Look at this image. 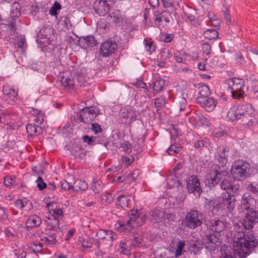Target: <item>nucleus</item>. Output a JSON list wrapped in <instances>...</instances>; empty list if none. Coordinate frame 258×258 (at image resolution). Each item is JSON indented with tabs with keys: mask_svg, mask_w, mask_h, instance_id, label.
Listing matches in <instances>:
<instances>
[{
	"mask_svg": "<svg viewBox=\"0 0 258 258\" xmlns=\"http://www.w3.org/2000/svg\"><path fill=\"white\" fill-rule=\"evenodd\" d=\"M238 224L235 225L237 233L234 236L233 241V251L237 252L240 257H245L250 249L256 246V239L252 234L248 232L245 234L239 230Z\"/></svg>",
	"mask_w": 258,
	"mask_h": 258,
	"instance_id": "f257e3e1",
	"label": "nucleus"
},
{
	"mask_svg": "<svg viewBox=\"0 0 258 258\" xmlns=\"http://www.w3.org/2000/svg\"><path fill=\"white\" fill-rule=\"evenodd\" d=\"M146 217L137 210H132L128 213V219L125 221H118L114 225L116 230L120 232H129L136 227L142 225Z\"/></svg>",
	"mask_w": 258,
	"mask_h": 258,
	"instance_id": "f03ea898",
	"label": "nucleus"
},
{
	"mask_svg": "<svg viewBox=\"0 0 258 258\" xmlns=\"http://www.w3.org/2000/svg\"><path fill=\"white\" fill-rule=\"evenodd\" d=\"M250 164L243 160L236 161L231 168V174L233 178L238 180H243L249 176Z\"/></svg>",
	"mask_w": 258,
	"mask_h": 258,
	"instance_id": "7ed1b4c3",
	"label": "nucleus"
},
{
	"mask_svg": "<svg viewBox=\"0 0 258 258\" xmlns=\"http://www.w3.org/2000/svg\"><path fill=\"white\" fill-rule=\"evenodd\" d=\"M202 214L197 210H190L187 212L184 219V225L191 229H194L202 223Z\"/></svg>",
	"mask_w": 258,
	"mask_h": 258,
	"instance_id": "20e7f679",
	"label": "nucleus"
},
{
	"mask_svg": "<svg viewBox=\"0 0 258 258\" xmlns=\"http://www.w3.org/2000/svg\"><path fill=\"white\" fill-rule=\"evenodd\" d=\"M53 33V29L49 26L44 27L40 29L37 36V42L43 47L50 44L51 38Z\"/></svg>",
	"mask_w": 258,
	"mask_h": 258,
	"instance_id": "39448f33",
	"label": "nucleus"
},
{
	"mask_svg": "<svg viewBox=\"0 0 258 258\" xmlns=\"http://www.w3.org/2000/svg\"><path fill=\"white\" fill-rule=\"evenodd\" d=\"M113 3L112 0H97L94 4L93 9L98 15L104 16L109 13Z\"/></svg>",
	"mask_w": 258,
	"mask_h": 258,
	"instance_id": "423d86ee",
	"label": "nucleus"
},
{
	"mask_svg": "<svg viewBox=\"0 0 258 258\" xmlns=\"http://www.w3.org/2000/svg\"><path fill=\"white\" fill-rule=\"evenodd\" d=\"M219 168L217 166H213L210 168L206 178V184L209 187L211 188L217 185L222 179V173L219 171Z\"/></svg>",
	"mask_w": 258,
	"mask_h": 258,
	"instance_id": "0eeeda50",
	"label": "nucleus"
},
{
	"mask_svg": "<svg viewBox=\"0 0 258 258\" xmlns=\"http://www.w3.org/2000/svg\"><path fill=\"white\" fill-rule=\"evenodd\" d=\"M117 46V44L115 41L108 39L101 44L100 54L103 57H108L115 52Z\"/></svg>",
	"mask_w": 258,
	"mask_h": 258,
	"instance_id": "6e6552de",
	"label": "nucleus"
},
{
	"mask_svg": "<svg viewBox=\"0 0 258 258\" xmlns=\"http://www.w3.org/2000/svg\"><path fill=\"white\" fill-rule=\"evenodd\" d=\"M98 112L92 107L83 108L80 112V121L85 123H90L96 117Z\"/></svg>",
	"mask_w": 258,
	"mask_h": 258,
	"instance_id": "1a4fd4ad",
	"label": "nucleus"
},
{
	"mask_svg": "<svg viewBox=\"0 0 258 258\" xmlns=\"http://www.w3.org/2000/svg\"><path fill=\"white\" fill-rule=\"evenodd\" d=\"M120 116V122L127 126L130 125L136 119L135 111L130 107L122 108Z\"/></svg>",
	"mask_w": 258,
	"mask_h": 258,
	"instance_id": "9d476101",
	"label": "nucleus"
},
{
	"mask_svg": "<svg viewBox=\"0 0 258 258\" xmlns=\"http://www.w3.org/2000/svg\"><path fill=\"white\" fill-rule=\"evenodd\" d=\"M186 188L189 192L194 193L197 196H200L202 191L199 179L195 175L189 177L186 180Z\"/></svg>",
	"mask_w": 258,
	"mask_h": 258,
	"instance_id": "9b49d317",
	"label": "nucleus"
},
{
	"mask_svg": "<svg viewBox=\"0 0 258 258\" xmlns=\"http://www.w3.org/2000/svg\"><path fill=\"white\" fill-rule=\"evenodd\" d=\"M257 222L258 214L254 211L250 210L247 212L241 224L245 229L249 230L252 228V224Z\"/></svg>",
	"mask_w": 258,
	"mask_h": 258,
	"instance_id": "f8f14e48",
	"label": "nucleus"
},
{
	"mask_svg": "<svg viewBox=\"0 0 258 258\" xmlns=\"http://www.w3.org/2000/svg\"><path fill=\"white\" fill-rule=\"evenodd\" d=\"M222 204L228 212L231 213L235 207V198L233 194L225 192L222 194Z\"/></svg>",
	"mask_w": 258,
	"mask_h": 258,
	"instance_id": "ddd939ff",
	"label": "nucleus"
},
{
	"mask_svg": "<svg viewBox=\"0 0 258 258\" xmlns=\"http://www.w3.org/2000/svg\"><path fill=\"white\" fill-rule=\"evenodd\" d=\"M196 102L209 112L213 110L216 107L214 100L211 97H209V96L198 97L196 99Z\"/></svg>",
	"mask_w": 258,
	"mask_h": 258,
	"instance_id": "4468645a",
	"label": "nucleus"
},
{
	"mask_svg": "<svg viewBox=\"0 0 258 258\" xmlns=\"http://www.w3.org/2000/svg\"><path fill=\"white\" fill-rule=\"evenodd\" d=\"M255 200L250 196H247L246 194L243 196L241 203L238 206V209L239 212H242L244 210H251L255 204Z\"/></svg>",
	"mask_w": 258,
	"mask_h": 258,
	"instance_id": "2eb2a0df",
	"label": "nucleus"
},
{
	"mask_svg": "<svg viewBox=\"0 0 258 258\" xmlns=\"http://www.w3.org/2000/svg\"><path fill=\"white\" fill-rule=\"evenodd\" d=\"M154 16L155 23L158 27L161 26V23L163 21L166 23H169L170 19L171 18L170 13L166 10H163L162 12L156 11L154 12Z\"/></svg>",
	"mask_w": 258,
	"mask_h": 258,
	"instance_id": "dca6fc26",
	"label": "nucleus"
},
{
	"mask_svg": "<svg viewBox=\"0 0 258 258\" xmlns=\"http://www.w3.org/2000/svg\"><path fill=\"white\" fill-rule=\"evenodd\" d=\"M97 44V41L92 35L81 37L78 40L79 45L85 49L94 47Z\"/></svg>",
	"mask_w": 258,
	"mask_h": 258,
	"instance_id": "f3484780",
	"label": "nucleus"
},
{
	"mask_svg": "<svg viewBox=\"0 0 258 258\" xmlns=\"http://www.w3.org/2000/svg\"><path fill=\"white\" fill-rule=\"evenodd\" d=\"M227 223L224 220L218 219L217 220H212L210 222V229L215 232H222L226 228Z\"/></svg>",
	"mask_w": 258,
	"mask_h": 258,
	"instance_id": "a211bd4d",
	"label": "nucleus"
},
{
	"mask_svg": "<svg viewBox=\"0 0 258 258\" xmlns=\"http://www.w3.org/2000/svg\"><path fill=\"white\" fill-rule=\"evenodd\" d=\"M204 240L205 243H211L217 246L220 245L221 243V235L218 232L213 231V233L206 234Z\"/></svg>",
	"mask_w": 258,
	"mask_h": 258,
	"instance_id": "6ab92c4d",
	"label": "nucleus"
},
{
	"mask_svg": "<svg viewBox=\"0 0 258 258\" xmlns=\"http://www.w3.org/2000/svg\"><path fill=\"white\" fill-rule=\"evenodd\" d=\"M56 229H52L51 228H46L45 229V235L41 236V240L44 241L45 242H47L49 243H54L56 241Z\"/></svg>",
	"mask_w": 258,
	"mask_h": 258,
	"instance_id": "aec40b11",
	"label": "nucleus"
},
{
	"mask_svg": "<svg viewBox=\"0 0 258 258\" xmlns=\"http://www.w3.org/2000/svg\"><path fill=\"white\" fill-rule=\"evenodd\" d=\"M232 85H229L231 89V93L233 98L237 99L240 98L244 93V91L242 90V87L243 86V83L240 84V82L235 83L232 82Z\"/></svg>",
	"mask_w": 258,
	"mask_h": 258,
	"instance_id": "412c9836",
	"label": "nucleus"
},
{
	"mask_svg": "<svg viewBox=\"0 0 258 258\" xmlns=\"http://www.w3.org/2000/svg\"><path fill=\"white\" fill-rule=\"evenodd\" d=\"M150 219L154 223L163 222L166 219L165 213L162 210L155 209L151 213Z\"/></svg>",
	"mask_w": 258,
	"mask_h": 258,
	"instance_id": "4be33fe9",
	"label": "nucleus"
},
{
	"mask_svg": "<svg viewBox=\"0 0 258 258\" xmlns=\"http://www.w3.org/2000/svg\"><path fill=\"white\" fill-rule=\"evenodd\" d=\"M83 140L85 143H87L88 145H93L95 143L103 144L105 146L107 143L105 141L104 137H90L87 135H85L83 137Z\"/></svg>",
	"mask_w": 258,
	"mask_h": 258,
	"instance_id": "5701e85b",
	"label": "nucleus"
},
{
	"mask_svg": "<svg viewBox=\"0 0 258 258\" xmlns=\"http://www.w3.org/2000/svg\"><path fill=\"white\" fill-rule=\"evenodd\" d=\"M97 235L100 239L105 240L108 243L113 240L114 234L111 230L101 229L97 232Z\"/></svg>",
	"mask_w": 258,
	"mask_h": 258,
	"instance_id": "b1692460",
	"label": "nucleus"
},
{
	"mask_svg": "<svg viewBox=\"0 0 258 258\" xmlns=\"http://www.w3.org/2000/svg\"><path fill=\"white\" fill-rule=\"evenodd\" d=\"M195 87L199 94V97H208L210 94V90L209 86L203 83H199L195 85Z\"/></svg>",
	"mask_w": 258,
	"mask_h": 258,
	"instance_id": "393cba45",
	"label": "nucleus"
},
{
	"mask_svg": "<svg viewBox=\"0 0 258 258\" xmlns=\"http://www.w3.org/2000/svg\"><path fill=\"white\" fill-rule=\"evenodd\" d=\"M14 40L15 47L20 48L22 53L25 52L27 47L25 37L22 35L19 34L16 36Z\"/></svg>",
	"mask_w": 258,
	"mask_h": 258,
	"instance_id": "a878e982",
	"label": "nucleus"
},
{
	"mask_svg": "<svg viewBox=\"0 0 258 258\" xmlns=\"http://www.w3.org/2000/svg\"><path fill=\"white\" fill-rule=\"evenodd\" d=\"M240 119H242V122L243 124L248 127L252 126L255 119L254 109L252 110L251 113L248 112L247 114L242 116Z\"/></svg>",
	"mask_w": 258,
	"mask_h": 258,
	"instance_id": "bb28decb",
	"label": "nucleus"
},
{
	"mask_svg": "<svg viewBox=\"0 0 258 258\" xmlns=\"http://www.w3.org/2000/svg\"><path fill=\"white\" fill-rule=\"evenodd\" d=\"M3 92L7 99H9L13 101L18 95L17 91L9 86H4L3 88Z\"/></svg>",
	"mask_w": 258,
	"mask_h": 258,
	"instance_id": "cd10ccee",
	"label": "nucleus"
},
{
	"mask_svg": "<svg viewBox=\"0 0 258 258\" xmlns=\"http://www.w3.org/2000/svg\"><path fill=\"white\" fill-rule=\"evenodd\" d=\"M254 108L251 104L246 103L242 105H239L237 107V113L239 115L240 119L241 116L247 114L248 112L251 113Z\"/></svg>",
	"mask_w": 258,
	"mask_h": 258,
	"instance_id": "c85d7f7f",
	"label": "nucleus"
},
{
	"mask_svg": "<svg viewBox=\"0 0 258 258\" xmlns=\"http://www.w3.org/2000/svg\"><path fill=\"white\" fill-rule=\"evenodd\" d=\"M228 148L227 147H220L218 148L217 159L223 164H226L227 162Z\"/></svg>",
	"mask_w": 258,
	"mask_h": 258,
	"instance_id": "c756f323",
	"label": "nucleus"
},
{
	"mask_svg": "<svg viewBox=\"0 0 258 258\" xmlns=\"http://www.w3.org/2000/svg\"><path fill=\"white\" fill-rule=\"evenodd\" d=\"M178 175L170 173L167 177V185L169 187H177L180 184Z\"/></svg>",
	"mask_w": 258,
	"mask_h": 258,
	"instance_id": "7c9ffc66",
	"label": "nucleus"
},
{
	"mask_svg": "<svg viewBox=\"0 0 258 258\" xmlns=\"http://www.w3.org/2000/svg\"><path fill=\"white\" fill-rule=\"evenodd\" d=\"M41 223V218L37 215L31 216L26 222L27 226L29 227H37Z\"/></svg>",
	"mask_w": 258,
	"mask_h": 258,
	"instance_id": "2f4dec72",
	"label": "nucleus"
},
{
	"mask_svg": "<svg viewBox=\"0 0 258 258\" xmlns=\"http://www.w3.org/2000/svg\"><path fill=\"white\" fill-rule=\"evenodd\" d=\"M221 187L224 190H227V191L228 192H229V191H231L232 194L234 193L237 190L236 187L227 179L222 180L221 183Z\"/></svg>",
	"mask_w": 258,
	"mask_h": 258,
	"instance_id": "473e14b6",
	"label": "nucleus"
},
{
	"mask_svg": "<svg viewBox=\"0 0 258 258\" xmlns=\"http://www.w3.org/2000/svg\"><path fill=\"white\" fill-rule=\"evenodd\" d=\"M46 222L47 224V228L57 230V227L59 224V220L53 215L47 217Z\"/></svg>",
	"mask_w": 258,
	"mask_h": 258,
	"instance_id": "72a5a7b5",
	"label": "nucleus"
},
{
	"mask_svg": "<svg viewBox=\"0 0 258 258\" xmlns=\"http://www.w3.org/2000/svg\"><path fill=\"white\" fill-rule=\"evenodd\" d=\"M88 188V184L84 180H76L73 185V189L76 191H84Z\"/></svg>",
	"mask_w": 258,
	"mask_h": 258,
	"instance_id": "f704fd0d",
	"label": "nucleus"
},
{
	"mask_svg": "<svg viewBox=\"0 0 258 258\" xmlns=\"http://www.w3.org/2000/svg\"><path fill=\"white\" fill-rule=\"evenodd\" d=\"M233 252L237 253L231 247H222L221 249V258H233Z\"/></svg>",
	"mask_w": 258,
	"mask_h": 258,
	"instance_id": "c9c22d12",
	"label": "nucleus"
},
{
	"mask_svg": "<svg viewBox=\"0 0 258 258\" xmlns=\"http://www.w3.org/2000/svg\"><path fill=\"white\" fill-rule=\"evenodd\" d=\"M130 199L128 197L121 195L117 198L116 205L122 209H126L129 205Z\"/></svg>",
	"mask_w": 258,
	"mask_h": 258,
	"instance_id": "e433bc0d",
	"label": "nucleus"
},
{
	"mask_svg": "<svg viewBox=\"0 0 258 258\" xmlns=\"http://www.w3.org/2000/svg\"><path fill=\"white\" fill-rule=\"evenodd\" d=\"M204 37L208 40L216 39L218 38L219 33L217 31L213 29H207L203 33Z\"/></svg>",
	"mask_w": 258,
	"mask_h": 258,
	"instance_id": "4c0bfd02",
	"label": "nucleus"
},
{
	"mask_svg": "<svg viewBox=\"0 0 258 258\" xmlns=\"http://www.w3.org/2000/svg\"><path fill=\"white\" fill-rule=\"evenodd\" d=\"M173 34H169L166 32L161 33L158 37V40L159 41L166 43L171 42L173 40Z\"/></svg>",
	"mask_w": 258,
	"mask_h": 258,
	"instance_id": "58836bf2",
	"label": "nucleus"
},
{
	"mask_svg": "<svg viewBox=\"0 0 258 258\" xmlns=\"http://www.w3.org/2000/svg\"><path fill=\"white\" fill-rule=\"evenodd\" d=\"M26 131L29 135L33 136L40 133L41 128L38 125L28 124L26 126Z\"/></svg>",
	"mask_w": 258,
	"mask_h": 258,
	"instance_id": "ea45409f",
	"label": "nucleus"
},
{
	"mask_svg": "<svg viewBox=\"0 0 258 258\" xmlns=\"http://www.w3.org/2000/svg\"><path fill=\"white\" fill-rule=\"evenodd\" d=\"M144 43L147 50L150 52L155 51L156 49V44L151 39H145Z\"/></svg>",
	"mask_w": 258,
	"mask_h": 258,
	"instance_id": "a19ab883",
	"label": "nucleus"
},
{
	"mask_svg": "<svg viewBox=\"0 0 258 258\" xmlns=\"http://www.w3.org/2000/svg\"><path fill=\"white\" fill-rule=\"evenodd\" d=\"M110 17L111 21L115 24L120 23V21L122 20L121 14L119 10L113 11Z\"/></svg>",
	"mask_w": 258,
	"mask_h": 258,
	"instance_id": "79ce46f5",
	"label": "nucleus"
},
{
	"mask_svg": "<svg viewBox=\"0 0 258 258\" xmlns=\"http://www.w3.org/2000/svg\"><path fill=\"white\" fill-rule=\"evenodd\" d=\"M62 88L69 92H72L75 88L73 82H58Z\"/></svg>",
	"mask_w": 258,
	"mask_h": 258,
	"instance_id": "37998d69",
	"label": "nucleus"
},
{
	"mask_svg": "<svg viewBox=\"0 0 258 258\" xmlns=\"http://www.w3.org/2000/svg\"><path fill=\"white\" fill-rule=\"evenodd\" d=\"M227 116L232 121L240 119L239 115L237 113V108H231L227 113Z\"/></svg>",
	"mask_w": 258,
	"mask_h": 258,
	"instance_id": "c03bdc74",
	"label": "nucleus"
},
{
	"mask_svg": "<svg viewBox=\"0 0 258 258\" xmlns=\"http://www.w3.org/2000/svg\"><path fill=\"white\" fill-rule=\"evenodd\" d=\"M11 11L15 17H19L21 15V6L19 4L15 1L13 2Z\"/></svg>",
	"mask_w": 258,
	"mask_h": 258,
	"instance_id": "a18cd8bd",
	"label": "nucleus"
},
{
	"mask_svg": "<svg viewBox=\"0 0 258 258\" xmlns=\"http://www.w3.org/2000/svg\"><path fill=\"white\" fill-rule=\"evenodd\" d=\"M161 3L164 8L168 9L171 11H175L176 8L173 0H161Z\"/></svg>",
	"mask_w": 258,
	"mask_h": 258,
	"instance_id": "49530a36",
	"label": "nucleus"
},
{
	"mask_svg": "<svg viewBox=\"0 0 258 258\" xmlns=\"http://www.w3.org/2000/svg\"><path fill=\"white\" fill-rule=\"evenodd\" d=\"M154 103L157 109V111H158L161 108L164 107L165 104V99L163 97L157 98L155 99Z\"/></svg>",
	"mask_w": 258,
	"mask_h": 258,
	"instance_id": "de8ad7c7",
	"label": "nucleus"
},
{
	"mask_svg": "<svg viewBox=\"0 0 258 258\" xmlns=\"http://www.w3.org/2000/svg\"><path fill=\"white\" fill-rule=\"evenodd\" d=\"M61 8V5L57 2H55L49 10V14L52 16H56L57 15V11L60 10Z\"/></svg>",
	"mask_w": 258,
	"mask_h": 258,
	"instance_id": "09e8293b",
	"label": "nucleus"
},
{
	"mask_svg": "<svg viewBox=\"0 0 258 258\" xmlns=\"http://www.w3.org/2000/svg\"><path fill=\"white\" fill-rule=\"evenodd\" d=\"M186 105V101L184 97H180L178 100V102L175 106L176 110L179 111L183 110Z\"/></svg>",
	"mask_w": 258,
	"mask_h": 258,
	"instance_id": "8fccbe9b",
	"label": "nucleus"
},
{
	"mask_svg": "<svg viewBox=\"0 0 258 258\" xmlns=\"http://www.w3.org/2000/svg\"><path fill=\"white\" fill-rule=\"evenodd\" d=\"M92 189L95 194L99 193L102 189V185L99 181H93Z\"/></svg>",
	"mask_w": 258,
	"mask_h": 258,
	"instance_id": "3c124183",
	"label": "nucleus"
},
{
	"mask_svg": "<svg viewBox=\"0 0 258 258\" xmlns=\"http://www.w3.org/2000/svg\"><path fill=\"white\" fill-rule=\"evenodd\" d=\"M29 248L34 252H40L42 248V245L41 243L38 242H32L30 244Z\"/></svg>",
	"mask_w": 258,
	"mask_h": 258,
	"instance_id": "603ef678",
	"label": "nucleus"
},
{
	"mask_svg": "<svg viewBox=\"0 0 258 258\" xmlns=\"http://www.w3.org/2000/svg\"><path fill=\"white\" fill-rule=\"evenodd\" d=\"M181 149L180 147H177L174 145H171L169 148L167 149V152L170 155H174V154L179 152Z\"/></svg>",
	"mask_w": 258,
	"mask_h": 258,
	"instance_id": "864d4df0",
	"label": "nucleus"
},
{
	"mask_svg": "<svg viewBox=\"0 0 258 258\" xmlns=\"http://www.w3.org/2000/svg\"><path fill=\"white\" fill-rule=\"evenodd\" d=\"M177 248L175 251V255L176 257L181 255V251L185 246V242L183 240L179 241L177 244Z\"/></svg>",
	"mask_w": 258,
	"mask_h": 258,
	"instance_id": "5fc2aeb1",
	"label": "nucleus"
},
{
	"mask_svg": "<svg viewBox=\"0 0 258 258\" xmlns=\"http://www.w3.org/2000/svg\"><path fill=\"white\" fill-rule=\"evenodd\" d=\"M118 250L120 253H125L127 251L126 240H122L119 244Z\"/></svg>",
	"mask_w": 258,
	"mask_h": 258,
	"instance_id": "6e6d98bb",
	"label": "nucleus"
},
{
	"mask_svg": "<svg viewBox=\"0 0 258 258\" xmlns=\"http://www.w3.org/2000/svg\"><path fill=\"white\" fill-rule=\"evenodd\" d=\"M69 72L62 71L59 73L58 79L60 81H71V78H69Z\"/></svg>",
	"mask_w": 258,
	"mask_h": 258,
	"instance_id": "4d7b16f0",
	"label": "nucleus"
},
{
	"mask_svg": "<svg viewBox=\"0 0 258 258\" xmlns=\"http://www.w3.org/2000/svg\"><path fill=\"white\" fill-rule=\"evenodd\" d=\"M91 130L95 135H97L102 132L101 126L96 123H93L91 124Z\"/></svg>",
	"mask_w": 258,
	"mask_h": 258,
	"instance_id": "13d9d810",
	"label": "nucleus"
},
{
	"mask_svg": "<svg viewBox=\"0 0 258 258\" xmlns=\"http://www.w3.org/2000/svg\"><path fill=\"white\" fill-rule=\"evenodd\" d=\"M183 18L186 21H188L191 24H193L196 21V17L194 15L184 12L183 13Z\"/></svg>",
	"mask_w": 258,
	"mask_h": 258,
	"instance_id": "bf43d9fd",
	"label": "nucleus"
},
{
	"mask_svg": "<svg viewBox=\"0 0 258 258\" xmlns=\"http://www.w3.org/2000/svg\"><path fill=\"white\" fill-rule=\"evenodd\" d=\"M37 185L39 190H42L47 187L46 184L43 181L41 177H38L36 180Z\"/></svg>",
	"mask_w": 258,
	"mask_h": 258,
	"instance_id": "052dcab7",
	"label": "nucleus"
},
{
	"mask_svg": "<svg viewBox=\"0 0 258 258\" xmlns=\"http://www.w3.org/2000/svg\"><path fill=\"white\" fill-rule=\"evenodd\" d=\"M153 89L155 92L158 93L162 90L163 87L162 82H153Z\"/></svg>",
	"mask_w": 258,
	"mask_h": 258,
	"instance_id": "680f3d73",
	"label": "nucleus"
},
{
	"mask_svg": "<svg viewBox=\"0 0 258 258\" xmlns=\"http://www.w3.org/2000/svg\"><path fill=\"white\" fill-rule=\"evenodd\" d=\"M182 164L181 163H177L176 166L172 169V174H174L176 175H179L180 172L179 171L182 169Z\"/></svg>",
	"mask_w": 258,
	"mask_h": 258,
	"instance_id": "e2e57ef3",
	"label": "nucleus"
},
{
	"mask_svg": "<svg viewBox=\"0 0 258 258\" xmlns=\"http://www.w3.org/2000/svg\"><path fill=\"white\" fill-rule=\"evenodd\" d=\"M224 19L227 24L231 23V16L230 15V12L227 8H225V10L224 12Z\"/></svg>",
	"mask_w": 258,
	"mask_h": 258,
	"instance_id": "0e129e2a",
	"label": "nucleus"
},
{
	"mask_svg": "<svg viewBox=\"0 0 258 258\" xmlns=\"http://www.w3.org/2000/svg\"><path fill=\"white\" fill-rule=\"evenodd\" d=\"M202 50L204 53L209 54L211 53V46L208 43H205L203 44Z\"/></svg>",
	"mask_w": 258,
	"mask_h": 258,
	"instance_id": "69168bd1",
	"label": "nucleus"
},
{
	"mask_svg": "<svg viewBox=\"0 0 258 258\" xmlns=\"http://www.w3.org/2000/svg\"><path fill=\"white\" fill-rule=\"evenodd\" d=\"M101 200H104L107 203H110L113 201V197L110 194L106 193L101 197Z\"/></svg>",
	"mask_w": 258,
	"mask_h": 258,
	"instance_id": "338daca9",
	"label": "nucleus"
},
{
	"mask_svg": "<svg viewBox=\"0 0 258 258\" xmlns=\"http://www.w3.org/2000/svg\"><path fill=\"white\" fill-rule=\"evenodd\" d=\"M61 188L64 190H69L70 189H73V185L70 184L67 181L63 180L61 183Z\"/></svg>",
	"mask_w": 258,
	"mask_h": 258,
	"instance_id": "774afa93",
	"label": "nucleus"
}]
</instances>
